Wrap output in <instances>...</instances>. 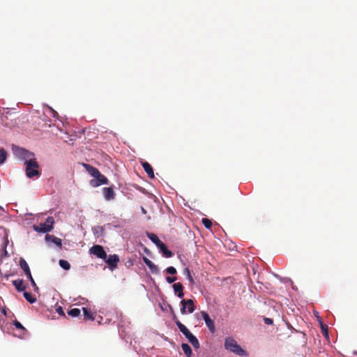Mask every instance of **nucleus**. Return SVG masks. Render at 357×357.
<instances>
[{
  "label": "nucleus",
  "instance_id": "nucleus-29",
  "mask_svg": "<svg viewBox=\"0 0 357 357\" xmlns=\"http://www.w3.org/2000/svg\"><path fill=\"white\" fill-rule=\"evenodd\" d=\"M59 264L61 268H70V263L65 259H60Z\"/></svg>",
  "mask_w": 357,
  "mask_h": 357
},
{
  "label": "nucleus",
  "instance_id": "nucleus-19",
  "mask_svg": "<svg viewBox=\"0 0 357 357\" xmlns=\"http://www.w3.org/2000/svg\"><path fill=\"white\" fill-rule=\"evenodd\" d=\"M146 236L153 243L156 245V247L159 246L162 243V241H160L158 236L154 233L146 232Z\"/></svg>",
  "mask_w": 357,
  "mask_h": 357
},
{
  "label": "nucleus",
  "instance_id": "nucleus-36",
  "mask_svg": "<svg viewBox=\"0 0 357 357\" xmlns=\"http://www.w3.org/2000/svg\"><path fill=\"white\" fill-rule=\"evenodd\" d=\"M264 323H265L266 324H268V325L273 324V319H272L267 318V317L264 318Z\"/></svg>",
  "mask_w": 357,
  "mask_h": 357
},
{
  "label": "nucleus",
  "instance_id": "nucleus-11",
  "mask_svg": "<svg viewBox=\"0 0 357 357\" xmlns=\"http://www.w3.org/2000/svg\"><path fill=\"white\" fill-rule=\"evenodd\" d=\"M104 198L106 201H111L114 199V191L112 187H106L102 189Z\"/></svg>",
  "mask_w": 357,
  "mask_h": 357
},
{
  "label": "nucleus",
  "instance_id": "nucleus-8",
  "mask_svg": "<svg viewBox=\"0 0 357 357\" xmlns=\"http://www.w3.org/2000/svg\"><path fill=\"white\" fill-rule=\"evenodd\" d=\"M105 262L108 265L109 268H117L119 261V257L116 254L107 255V259H105Z\"/></svg>",
  "mask_w": 357,
  "mask_h": 357
},
{
  "label": "nucleus",
  "instance_id": "nucleus-48",
  "mask_svg": "<svg viewBox=\"0 0 357 357\" xmlns=\"http://www.w3.org/2000/svg\"><path fill=\"white\" fill-rule=\"evenodd\" d=\"M167 268H174V267L170 266H168Z\"/></svg>",
  "mask_w": 357,
  "mask_h": 357
},
{
  "label": "nucleus",
  "instance_id": "nucleus-27",
  "mask_svg": "<svg viewBox=\"0 0 357 357\" xmlns=\"http://www.w3.org/2000/svg\"><path fill=\"white\" fill-rule=\"evenodd\" d=\"M68 314L73 317H77L80 315V310L78 308H73L68 311Z\"/></svg>",
  "mask_w": 357,
  "mask_h": 357
},
{
  "label": "nucleus",
  "instance_id": "nucleus-12",
  "mask_svg": "<svg viewBox=\"0 0 357 357\" xmlns=\"http://www.w3.org/2000/svg\"><path fill=\"white\" fill-rule=\"evenodd\" d=\"M13 325L19 331V333L15 335L20 338H24L27 333V330L17 320L13 321Z\"/></svg>",
  "mask_w": 357,
  "mask_h": 357
},
{
  "label": "nucleus",
  "instance_id": "nucleus-42",
  "mask_svg": "<svg viewBox=\"0 0 357 357\" xmlns=\"http://www.w3.org/2000/svg\"><path fill=\"white\" fill-rule=\"evenodd\" d=\"M141 211H142V213L143 214H146V209L144 207H141Z\"/></svg>",
  "mask_w": 357,
  "mask_h": 357
},
{
  "label": "nucleus",
  "instance_id": "nucleus-22",
  "mask_svg": "<svg viewBox=\"0 0 357 357\" xmlns=\"http://www.w3.org/2000/svg\"><path fill=\"white\" fill-rule=\"evenodd\" d=\"M82 310H83V312H84V319H86V320H91V321L94 320L93 314V313L91 312V310H89L86 307H83Z\"/></svg>",
  "mask_w": 357,
  "mask_h": 357
},
{
  "label": "nucleus",
  "instance_id": "nucleus-35",
  "mask_svg": "<svg viewBox=\"0 0 357 357\" xmlns=\"http://www.w3.org/2000/svg\"><path fill=\"white\" fill-rule=\"evenodd\" d=\"M166 280H167V281L169 284H171V283H172V282H174V281H176V277H170V276H167V277L166 278Z\"/></svg>",
  "mask_w": 357,
  "mask_h": 357
},
{
  "label": "nucleus",
  "instance_id": "nucleus-9",
  "mask_svg": "<svg viewBox=\"0 0 357 357\" xmlns=\"http://www.w3.org/2000/svg\"><path fill=\"white\" fill-rule=\"evenodd\" d=\"M201 314L208 330L210 331V332L213 333L215 331V326L213 320H212L210 318L208 314L204 311L201 312Z\"/></svg>",
  "mask_w": 357,
  "mask_h": 357
},
{
  "label": "nucleus",
  "instance_id": "nucleus-21",
  "mask_svg": "<svg viewBox=\"0 0 357 357\" xmlns=\"http://www.w3.org/2000/svg\"><path fill=\"white\" fill-rule=\"evenodd\" d=\"M13 284L18 291H23L26 289V287L24 285L22 280H13Z\"/></svg>",
  "mask_w": 357,
  "mask_h": 357
},
{
  "label": "nucleus",
  "instance_id": "nucleus-47",
  "mask_svg": "<svg viewBox=\"0 0 357 357\" xmlns=\"http://www.w3.org/2000/svg\"><path fill=\"white\" fill-rule=\"evenodd\" d=\"M181 261H182L183 264V265H185V263H184V262L183 261V260H182V259H181Z\"/></svg>",
  "mask_w": 357,
  "mask_h": 357
},
{
  "label": "nucleus",
  "instance_id": "nucleus-26",
  "mask_svg": "<svg viewBox=\"0 0 357 357\" xmlns=\"http://www.w3.org/2000/svg\"><path fill=\"white\" fill-rule=\"evenodd\" d=\"M7 158V152L3 149H0V165H3Z\"/></svg>",
  "mask_w": 357,
  "mask_h": 357
},
{
  "label": "nucleus",
  "instance_id": "nucleus-5",
  "mask_svg": "<svg viewBox=\"0 0 357 357\" xmlns=\"http://www.w3.org/2000/svg\"><path fill=\"white\" fill-rule=\"evenodd\" d=\"M89 253L97 258L105 260L107 259V252L100 245H94L89 249Z\"/></svg>",
  "mask_w": 357,
  "mask_h": 357
},
{
  "label": "nucleus",
  "instance_id": "nucleus-43",
  "mask_svg": "<svg viewBox=\"0 0 357 357\" xmlns=\"http://www.w3.org/2000/svg\"><path fill=\"white\" fill-rule=\"evenodd\" d=\"M185 270H186V271H187V273H188V276H189V278H190V280H192V278H191V276H190V275L189 269H188V268H186Z\"/></svg>",
  "mask_w": 357,
  "mask_h": 357
},
{
  "label": "nucleus",
  "instance_id": "nucleus-28",
  "mask_svg": "<svg viewBox=\"0 0 357 357\" xmlns=\"http://www.w3.org/2000/svg\"><path fill=\"white\" fill-rule=\"evenodd\" d=\"M202 224L204 225V226L208 229H210L211 226H212V222L211 220L208 219V218H203L202 220Z\"/></svg>",
  "mask_w": 357,
  "mask_h": 357
},
{
  "label": "nucleus",
  "instance_id": "nucleus-3",
  "mask_svg": "<svg viewBox=\"0 0 357 357\" xmlns=\"http://www.w3.org/2000/svg\"><path fill=\"white\" fill-rule=\"evenodd\" d=\"M54 219L52 216H48L46 220L43 223H40L39 225H33V229L38 233L46 234L51 231L54 228Z\"/></svg>",
  "mask_w": 357,
  "mask_h": 357
},
{
  "label": "nucleus",
  "instance_id": "nucleus-45",
  "mask_svg": "<svg viewBox=\"0 0 357 357\" xmlns=\"http://www.w3.org/2000/svg\"><path fill=\"white\" fill-rule=\"evenodd\" d=\"M0 210L4 211V208L1 206H0Z\"/></svg>",
  "mask_w": 357,
  "mask_h": 357
},
{
  "label": "nucleus",
  "instance_id": "nucleus-24",
  "mask_svg": "<svg viewBox=\"0 0 357 357\" xmlns=\"http://www.w3.org/2000/svg\"><path fill=\"white\" fill-rule=\"evenodd\" d=\"M24 296L26 298V300L29 301L30 303H33L36 301V297L29 292L25 291L24 293Z\"/></svg>",
  "mask_w": 357,
  "mask_h": 357
},
{
  "label": "nucleus",
  "instance_id": "nucleus-10",
  "mask_svg": "<svg viewBox=\"0 0 357 357\" xmlns=\"http://www.w3.org/2000/svg\"><path fill=\"white\" fill-rule=\"evenodd\" d=\"M139 261L138 256L134 255L125 259L124 265L126 268H130L131 266L139 268Z\"/></svg>",
  "mask_w": 357,
  "mask_h": 357
},
{
  "label": "nucleus",
  "instance_id": "nucleus-6",
  "mask_svg": "<svg viewBox=\"0 0 357 357\" xmlns=\"http://www.w3.org/2000/svg\"><path fill=\"white\" fill-rule=\"evenodd\" d=\"M107 178L100 172H99V174L94 178L90 181V185L93 188L98 187L101 185L107 184Z\"/></svg>",
  "mask_w": 357,
  "mask_h": 357
},
{
  "label": "nucleus",
  "instance_id": "nucleus-46",
  "mask_svg": "<svg viewBox=\"0 0 357 357\" xmlns=\"http://www.w3.org/2000/svg\"><path fill=\"white\" fill-rule=\"evenodd\" d=\"M3 313L4 314H6V310H3Z\"/></svg>",
  "mask_w": 357,
  "mask_h": 357
},
{
  "label": "nucleus",
  "instance_id": "nucleus-20",
  "mask_svg": "<svg viewBox=\"0 0 357 357\" xmlns=\"http://www.w3.org/2000/svg\"><path fill=\"white\" fill-rule=\"evenodd\" d=\"M84 167L86 168L89 174L93 177V178L100 172L97 168L88 165V164H84Z\"/></svg>",
  "mask_w": 357,
  "mask_h": 357
},
{
  "label": "nucleus",
  "instance_id": "nucleus-33",
  "mask_svg": "<svg viewBox=\"0 0 357 357\" xmlns=\"http://www.w3.org/2000/svg\"><path fill=\"white\" fill-rule=\"evenodd\" d=\"M56 312L60 315V316H65V313L63 312V308L61 306H59L56 308Z\"/></svg>",
  "mask_w": 357,
  "mask_h": 357
},
{
  "label": "nucleus",
  "instance_id": "nucleus-14",
  "mask_svg": "<svg viewBox=\"0 0 357 357\" xmlns=\"http://www.w3.org/2000/svg\"><path fill=\"white\" fill-rule=\"evenodd\" d=\"M157 248L159 252L166 258L171 257L173 255L172 252L168 249L167 246L163 242Z\"/></svg>",
  "mask_w": 357,
  "mask_h": 357
},
{
  "label": "nucleus",
  "instance_id": "nucleus-31",
  "mask_svg": "<svg viewBox=\"0 0 357 357\" xmlns=\"http://www.w3.org/2000/svg\"><path fill=\"white\" fill-rule=\"evenodd\" d=\"M19 264H20V268H29L27 262L26 261V260L24 258L20 259Z\"/></svg>",
  "mask_w": 357,
  "mask_h": 357
},
{
  "label": "nucleus",
  "instance_id": "nucleus-25",
  "mask_svg": "<svg viewBox=\"0 0 357 357\" xmlns=\"http://www.w3.org/2000/svg\"><path fill=\"white\" fill-rule=\"evenodd\" d=\"M23 270L24 271L25 275L30 280L32 286L35 288H37L36 282H35L33 278H32L30 269H23Z\"/></svg>",
  "mask_w": 357,
  "mask_h": 357
},
{
  "label": "nucleus",
  "instance_id": "nucleus-34",
  "mask_svg": "<svg viewBox=\"0 0 357 357\" xmlns=\"http://www.w3.org/2000/svg\"><path fill=\"white\" fill-rule=\"evenodd\" d=\"M185 337L190 342H192L195 339L197 338L191 332Z\"/></svg>",
  "mask_w": 357,
  "mask_h": 357
},
{
  "label": "nucleus",
  "instance_id": "nucleus-23",
  "mask_svg": "<svg viewBox=\"0 0 357 357\" xmlns=\"http://www.w3.org/2000/svg\"><path fill=\"white\" fill-rule=\"evenodd\" d=\"M181 348L187 357H191L192 354V349L187 343H182Z\"/></svg>",
  "mask_w": 357,
  "mask_h": 357
},
{
  "label": "nucleus",
  "instance_id": "nucleus-2",
  "mask_svg": "<svg viewBox=\"0 0 357 357\" xmlns=\"http://www.w3.org/2000/svg\"><path fill=\"white\" fill-rule=\"evenodd\" d=\"M25 173L26 176L29 178H31L34 176H40V172L39 171V165L36 161V158L32 160H29L26 162L24 163Z\"/></svg>",
  "mask_w": 357,
  "mask_h": 357
},
{
  "label": "nucleus",
  "instance_id": "nucleus-16",
  "mask_svg": "<svg viewBox=\"0 0 357 357\" xmlns=\"http://www.w3.org/2000/svg\"><path fill=\"white\" fill-rule=\"evenodd\" d=\"M141 163H142V166L144 170L147 174L149 177L150 178H154V172H153V169L151 165L148 162H146V161H143Z\"/></svg>",
  "mask_w": 357,
  "mask_h": 357
},
{
  "label": "nucleus",
  "instance_id": "nucleus-1",
  "mask_svg": "<svg viewBox=\"0 0 357 357\" xmlns=\"http://www.w3.org/2000/svg\"><path fill=\"white\" fill-rule=\"evenodd\" d=\"M12 151L14 156L17 159L23 161L24 163L29 161V160L36 158L34 153L15 144L12 145Z\"/></svg>",
  "mask_w": 357,
  "mask_h": 357
},
{
  "label": "nucleus",
  "instance_id": "nucleus-30",
  "mask_svg": "<svg viewBox=\"0 0 357 357\" xmlns=\"http://www.w3.org/2000/svg\"><path fill=\"white\" fill-rule=\"evenodd\" d=\"M176 324L181 333H183V331H185L187 328L186 326L183 325L179 320L176 321Z\"/></svg>",
  "mask_w": 357,
  "mask_h": 357
},
{
  "label": "nucleus",
  "instance_id": "nucleus-41",
  "mask_svg": "<svg viewBox=\"0 0 357 357\" xmlns=\"http://www.w3.org/2000/svg\"><path fill=\"white\" fill-rule=\"evenodd\" d=\"M190 333V331L188 328H186V330L183 331L182 333L186 337Z\"/></svg>",
  "mask_w": 357,
  "mask_h": 357
},
{
  "label": "nucleus",
  "instance_id": "nucleus-38",
  "mask_svg": "<svg viewBox=\"0 0 357 357\" xmlns=\"http://www.w3.org/2000/svg\"><path fill=\"white\" fill-rule=\"evenodd\" d=\"M47 108L50 110V112L52 113L53 117H56V116L58 114L57 112L49 106L47 107Z\"/></svg>",
  "mask_w": 357,
  "mask_h": 357
},
{
  "label": "nucleus",
  "instance_id": "nucleus-15",
  "mask_svg": "<svg viewBox=\"0 0 357 357\" xmlns=\"http://www.w3.org/2000/svg\"><path fill=\"white\" fill-rule=\"evenodd\" d=\"M139 259V268L140 266H143V263L146 264L148 266V268H157V266L148 258L146 257L142 256L140 254L138 256Z\"/></svg>",
  "mask_w": 357,
  "mask_h": 357
},
{
  "label": "nucleus",
  "instance_id": "nucleus-17",
  "mask_svg": "<svg viewBox=\"0 0 357 357\" xmlns=\"http://www.w3.org/2000/svg\"><path fill=\"white\" fill-rule=\"evenodd\" d=\"M91 231L96 238L103 237L105 235V229L102 226L93 227Z\"/></svg>",
  "mask_w": 357,
  "mask_h": 357
},
{
  "label": "nucleus",
  "instance_id": "nucleus-37",
  "mask_svg": "<svg viewBox=\"0 0 357 357\" xmlns=\"http://www.w3.org/2000/svg\"><path fill=\"white\" fill-rule=\"evenodd\" d=\"M321 329H322V332L324 333V335L328 337V328H327V326L321 325Z\"/></svg>",
  "mask_w": 357,
  "mask_h": 357
},
{
  "label": "nucleus",
  "instance_id": "nucleus-40",
  "mask_svg": "<svg viewBox=\"0 0 357 357\" xmlns=\"http://www.w3.org/2000/svg\"><path fill=\"white\" fill-rule=\"evenodd\" d=\"M8 255V252L6 248H3V253L1 254V258L3 259V256L6 257Z\"/></svg>",
  "mask_w": 357,
  "mask_h": 357
},
{
  "label": "nucleus",
  "instance_id": "nucleus-44",
  "mask_svg": "<svg viewBox=\"0 0 357 357\" xmlns=\"http://www.w3.org/2000/svg\"><path fill=\"white\" fill-rule=\"evenodd\" d=\"M8 243V240L6 238L4 242L5 246H6Z\"/></svg>",
  "mask_w": 357,
  "mask_h": 357
},
{
  "label": "nucleus",
  "instance_id": "nucleus-32",
  "mask_svg": "<svg viewBox=\"0 0 357 357\" xmlns=\"http://www.w3.org/2000/svg\"><path fill=\"white\" fill-rule=\"evenodd\" d=\"M190 344L196 349H199L200 347V344H199V342L197 338L195 339L192 342H190Z\"/></svg>",
  "mask_w": 357,
  "mask_h": 357
},
{
  "label": "nucleus",
  "instance_id": "nucleus-13",
  "mask_svg": "<svg viewBox=\"0 0 357 357\" xmlns=\"http://www.w3.org/2000/svg\"><path fill=\"white\" fill-rule=\"evenodd\" d=\"M47 243H52L56 245L57 247L61 248L62 245V241L61 238L50 234H46L45 237Z\"/></svg>",
  "mask_w": 357,
  "mask_h": 357
},
{
  "label": "nucleus",
  "instance_id": "nucleus-4",
  "mask_svg": "<svg viewBox=\"0 0 357 357\" xmlns=\"http://www.w3.org/2000/svg\"><path fill=\"white\" fill-rule=\"evenodd\" d=\"M225 348L237 355L243 356L245 351L238 344L237 342L231 337H228L225 340Z\"/></svg>",
  "mask_w": 357,
  "mask_h": 357
},
{
  "label": "nucleus",
  "instance_id": "nucleus-39",
  "mask_svg": "<svg viewBox=\"0 0 357 357\" xmlns=\"http://www.w3.org/2000/svg\"><path fill=\"white\" fill-rule=\"evenodd\" d=\"M167 272L171 275H174L176 273V269H167Z\"/></svg>",
  "mask_w": 357,
  "mask_h": 357
},
{
  "label": "nucleus",
  "instance_id": "nucleus-18",
  "mask_svg": "<svg viewBox=\"0 0 357 357\" xmlns=\"http://www.w3.org/2000/svg\"><path fill=\"white\" fill-rule=\"evenodd\" d=\"M173 289H174L175 294L178 296V297H179L181 298L183 297V296H184V294L183 291V287L181 283H180V282L174 283L173 284Z\"/></svg>",
  "mask_w": 357,
  "mask_h": 357
},
{
  "label": "nucleus",
  "instance_id": "nucleus-7",
  "mask_svg": "<svg viewBox=\"0 0 357 357\" xmlns=\"http://www.w3.org/2000/svg\"><path fill=\"white\" fill-rule=\"evenodd\" d=\"M182 305V307L181 309V312L182 314L186 313V308L188 309V312L189 313H192L195 310V305L194 302L192 299L188 300H182L181 302Z\"/></svg>",
  "mask_w": 357,
  "mask_h": 357
}]
</instances>
